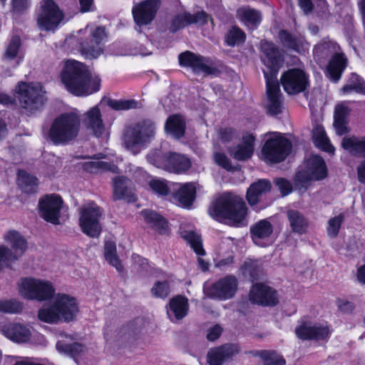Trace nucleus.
<instances>
[{
  "label": "nucleus",
  "instance_id": "nucleus-17",
  "mask_svg": "<svg viewBox=\"0 0 365 365\" xmlns=\"http://www.w3.org/2000/svg\"><path fill=\"white\" fill-rule=\"evenodd\" d=\"M284 90L289 95L303 92L308 86V77L301 69L292 68L284 72L281 77Z\"/></svg>",
  "mask_w": 365,
  "mask_h": 365
},
{
  "label": "nucleus",
  "instance_id": "nucleus-21",
  "mask_svg": "<svg viewBox=\"0 0 365 365\" xmlns=\"http://www.w3.org/2000/svg\"><path fill=\"white\" fill-rule=\"evenodd\" d=\"M249 299L252 304L262 306H274L278 303L276 292L262 283H257L252 287Z\"/></svg>",
  "mask_w": 365,
  "mask_h": 365
},
{
  "label": "nucleus",
  "instance_id": "nucleus-62",
  "mask_svg": "<svg viewBox=\"0 0 365 365\" xmlns=\"http://www.w3.org/2000/svg\"><path fill=\"white\" fill-rule=\"evenodd\" d=\"M336 305L339 310L344 314H351L355 308V305L353 302L342 299H338L336 300Z\"/></svg>",
  "mask_w": 365,
  "mask_h": 365
},
{
  "label": "nucleus",
  "instance_id": "nucleus-64",
  "mask_svg": "<svg viewBox=\"0 0 365 365\" xmlns=\"http://www.w3.org/2000/svg\"><path fill=\"white\" fill-rule=\"evenodd\" d=\"M214 159L217 164L222 166L223 168L230 170L232 168L231 163L227 157L220 153H215L214 155Z\"/></svg>",
  "mask_w": 365,
  "mask_h": 365
},
{
  "label": "nucleus",
  "instance_id": "nucleus-46",
  "mask_svg": "<svg viewBox=\"0 0 365 365\" xmlns=\"http://www.w3.org/2000/svg\"><path fill=\"white\" fill-rule=\"evenodd\" d=\"M169 153H164L160 150H151L147 155L148 161L154 166L166 170Z\"/></svg>",
  "mask_w": 365,
  "mask_h": 365
},
{
  "label": "nucleus",
  "instance_id": "nucleus-29",
  "mask_svg": "<svg viewBox=\"0 0 365 365\" xmlns=\"http://www.w3.org/2000/svg\"><path fill=\"white\" fill-rule=\"evenodd\" d=\"M4 239L10 246L9 251L15 260L21 257L27 250L28 243L26 240L17 231L8 232Z\"/></svg>",
  "mask_w": 365,
  "mask_h": 365
},
{
  "label": "nucleus",
  "instance_id": "nucleus-36",
  "mask_svg": "<svg viewBox=\"0 0 365 365\" xmlns=\"http://www.w3.org/2000/svg\"><path fill=\"white\" fill-rule=\"evenodd\" d=\"M236 15L240 21L252 29L256 28L261 21L260 13L250 7L242 6L239 8L237 10Z\"/></svg>",
  "mask_w": 365,
  "mask_h": 365
},
{
  "label": "nucleus",
  "instance_id": "nucleus-19",
  "mask_svg": "<svg viewBox=\"0 0 365 365\" xmlns=\"http://www.w3.org/2000/svg\"><path fill=\"white\" fill-rule=\"evenodd\" d=\"M86 129L97 138L108 136V129L103 123L102 115L98 106H94L86 111L82 118Z\"/></svg>",
  "mask_w": 365,
  "mask_h": 365
},
{
  "label": "nucleus",
  "instance_id": "nucleus-50",
  "mask_svg": "<svg viewBox=\"0 0 365 365\" xmlns=\"http://www.w3.org/2000/svg\"><path fill=\"white\" fill-rule=\"evenodd\" d=\"M108 105L116 110H125L136 108L138 106V101L133 99L130 100H109Z\"/></svg>",
  "mask_w": 365,
  "mask_h": 365
},
{
  "label": "nucleus",
  "instance_id": "nucleus-9",
  "mask_svg": "<svg viewBox=\"0 0 365 365\" xmlns=\"http://www.w3.org/2000/svg\"><path fill=\"white\" fill-rule=\"evenodd\" d=\"M18 286L20 294L29 299L42 302L50 299L55 293L50 282L33 277L21 279Z\"/></svg>",
  "mask_w": 365,
  "mask_h": 365
},
{
  "label": "nucleus",
  "instance_id": "nucleus-8",
  "mask_svg": "<svg viewBox=\"0 0 365 365\" xmlns=\"http://www.w3.org/2000/svg\"><path fill=\"white\" fill-rule=\"evenodd\" d=\"M292 147L291 142L281 133L270 134L262 148V158L266 162H282L289 155Z\"/></svg>",
  "mask_w": 365,
  "mask_h": 365
},
{
  "label": "nucleus",
  "instance_id": "nucleus-5",
  "mask_svg": "<svg viewBox=\"0 0 365 365\" xmlns=\"http://www.w3.org/2000/svg\"><path fill=\"white\" fill-rule=\"evenodd\" d=\"M339 46L329 38H324L317 43L313 50L314 56L319 59L327 58L331 56L327 66V72L330 78L337 82L346 68L347 59L341 53H339Z\"/></svg>",
  "mask_w": 365,
  "mask_h": 365
},
{
  "label": "nucleus",
  "instance_id": "nucleus-23",
  "mask_svg": "<svg viewBox=\"0 0 365 365\" xmlns=\"http://www.w3.org/2000/svg\"><path fill=\"white\" fill-rule=\"evenodd\" d=\"M295 333L297 337L302 340H323L328 338L330 334L328 326L312 324L311 322H304L296 327Z\"/></svg>",
  "mask_w": 365,
  "mask_h": 365
},
{
  "label": "nucleus",
  "instance_id": "nucleus-18",
  "mask_svg": "<svg viewBox=\"0 0 365 365\" xmlns=\"http://www.w3.org/2000/svg\"><path fill=\"white\" fill-rule=\"evenodd\" d=\"M267 85V113L276 115L282 112L283 100L280 92L279 85L277 78H269L266 71H264Z\"/></svg>",
  "mask_w": 365,
  "mask_h": 365
},
{
  "label": "nucleus",
  "instance_id": "nucleus-11",
  "mask_svg": "<svg viewBox=\"0 0 365 365\" xmlns=\"http://www.w3.org/2000/svg\"><path fill=\"white\" fill-rule=\"evenodd\" d=\"M327 170L324 160L318 155H313L307 161L306 168L299 171L294 178L295 187L306 190L310 182L326 178Z\"/></svg>",
  "mask_w": 365,
  "mask_h": 365
},
{
  "label": "nucleus",
  "instance_id": "nucleus-55",
  "mask_svg": "<svg viewBox=\"0 0 365 365\" xmlns=\"http://www.w3.org/2000/svg\"><path fill=\"white\" fill-rule=\"evenodd\" d=\"M149 186L153 191L160 195H167L169 188L165 180L154 179L149 182Z\"/></svg>",
  "mask_w": 365,
  "mask_h": 365
},
{
  "label": "nucleus",
  "instance_id": "nucleus-6",
  "mask_svg": "<svg viewBox=\"0 0 365 365\" xmlns=\"http://www.w3.org/2000/svg\"><path fill=\"white\" fill-rule=\"evenodd\" d=\"M155 133V123L149 120H143L125 130L123 136V145L127 150L135 155L140 152L141 146L150 142Z\"/></svg>",
  "mask_w": 365,
  "mask_h": 365
},
{
  "label": "nucleus",
  "instance_id": "nucleus-48",
  "mask_svg": "<svg viewBox=\"0 0 365 365\" xmlns=\"http://www.w3.org/2000/svg\"><path fill=\"white\" fill-rule=\"evenodd\" d=\"M21 302L16 299H0V312L5 314H19L23 310Z\"/></svg>",
  "mask_w": 365,
  "mask_h": 365
},
{
  "label": "nucleus",
  "instance_id": "nucleus-16",
  "mask_svg": "<svg viewBox=\"0 0 365 365\" xmlns=\"http://www.w3.org/2000/svg\"><path fill=\"white\" fill-rule=\"evenodd\" d=\"M180 66L190 67L195 73L213 75L217 71L212 61L207 58L185 51L179 56Z\"/></svg>",
  "mask_w": 365,
  "mask_h": 365
},
{
  "label": "nucleus",
  "instance_id": "nucleus-56",
  "mask_svg": "<svg viewBox=\"0 0 365 365\" xmlns=\"http://www.w3.org/2000/svg\"><path fill=\"white\" fill-rule=\"evenodd\" d=\"M21 44V39L19 36H14L6 50L4 57L7 59H13L16 57Z\"/></svg>",
  "mask_w": 365,
  "mask_h": 365
},
{
  "label": "nucleus",
  "instance_id": "nucleus-20",
  "mask_svg": "<svg viewBox=\"0 0 365 365\" xmlns=\"http://www.w3.org/2000/svg\"><path fill=\"white\" fill-rule=\"evenodd\" d=\"M63 201L57 195H46L39 201L41 217L53 225L59 224L60 212Z\"/></svg>",
  "mask_w": 365,
  "mask_h": 365
},
{
  "label": "nucleus",
  "instance_id": "nucleus-1",
  "mask_svg": "<svg viewBox=\"0 0 365 365\" xmlns=\"http://www.w3.org/2000/svg\"><path fill=\"white\" fill-rule=\"evenodd\" d=\"M61 81L66 89L76 96H87L99 91L101 78L93 74L84 63L68 60L61 74Z\"/></svg>",
  "mask_w": 365,
  "mask_h": 365
},
{
  "label": "nucleus",
  "instance_id": "nucleus-32",
  "mask_svg": "<svg viewBox=\"0 0 365 365\" xmlns=\"http://www.w3.org/2000/svg\"><path fill=\"white\" fill-rule=\"evenodd\" d=\"M271 189V183L267 180H259L252 183L247 191V200L250 205H257L263 194L267 193Z\"/></svg>",
  "mask_w": 365,
  "mask_h": 365
},
{
  "label": "nucleus",
  "instance_id": "nucleus-4",
  "mask_svg": "<svg viewBox=\"0 0 365 365\" xmlns=\"http://www.w3.org/2000/svg\"><path fill=\"white\" fill-rule=\"evenodd\" d=\"M78 312L74 298L66 294H58L50 306H44L38 314V319L47 323H56L61 320L69 322Z\"/></svg>",
  "mask_w": 365,
  "mask_h": 365
},
{
  "label": "nucleus",
  "instance_id": "nucleus-33",
  "mask_svg": "<svg viewBox=\"0 0 365 365\" xmlns=\"http://www.w3.org/2000/svg\"><path fill=\"white\" fill-rule=\"evenodd\" d=\"M341 147L352 155L365 157V137L346 136Z\"/></svg>",
  "mask_w": 365,
  "mask_h": 365
},
{
  "label": "nucleus",
  "instance_id": "nucleus-28",
  "mask_svg": "<svg viewBox=\"0 0 365 365\" xmlns=\"http://www.w3.org/2000/svg\"><path fill=\"white\" fill-rule=\"evenodd\" d=\"M189 303L186 297L181 295L172 298L167 309L168 316L172 322L183 319L188 313Z\"/></svg>",
  "mask_w": 365,
  "mask_h": 365
},
{
  "label": "nucleus",
  "instance_id": "nucleus-7",
  "mask_svg": "<svg viewBox=\"0 0 365 365\" xmlns=\"http://www.w3.org/2000/svg\"><path fill=\"white\" fill-rule=\"evenodd\" d=\"M16 90L21 106L29 111L38 110L46 101V92L39 83L20 82Z\"/></svg>",
  "mask_w": 365,
  "mask_h": 365
},
{
  "label": "nucleus",
  "instance_id": "nucleus-52",
  "mask_svg": "<svg viewBox=\"0 0 365 365\" xmlns=\"http://www.w3.org/2000/svg\"><path fill=\"white\" fill-rule=\"evenodd\" d=\"M190 24H191L190 14L186 12L182 13L173 19L170 26V31L173 33H175L179 29H182Z\"/></svg>",
  "mask_w": 365,
  "mask_h": 365
},
{
  "label": "nucleus",
  "instance_id": "nucleus-61",
  "mask_svg": "<svg viewBox=\"0 0 365 365\" xmlns=\"http://www.w3.org/2000/svg\"><path fill=\"white\" fill-rule=\"evenodd\" d=\"M282 196L289 195L292 191L291 182L284 178H277L274 180Z\"/></svg>",
  "mask_w": 365,
  "mask_h": 365
},
{
  "label": "nucleus",
  "instance_id": "nucleus-34",
  "mask_svg": "<svg viewBox=\"0 0 365 365\" xmlns=\"http://www.w3.org/2000/svg\"><path fill=\"white\" fill-rule=\"evenodd\" d=\"M190 160L184 155L176 153H169L166 170L174 173H182L191 167Z\"/></svg>",
  "mask_w": 365,
  "mask_h": 365
},
{
  "label": "nucleus",
  "instance_id": "nucleus-40",
  "mask_svg": "<svg viewBox=\"0 0 365 365\" xmlns=\"http://www.w3.org/2000/svg\"><path fill=\"white\" fill-rule=\"evenodd\" d=\"M18 185L23 192L32 193L36 192L38 187V180L24 170L18 173Z\"/></svg>",
  "mask_w": 365,
  "mask_h": 365
},
{
  "label": "nucleus",
  "instance_id": "nucleus-43",
  "mask_svg": "<svg viewBox=\"0 0 365 365\" xmlns=\"http://www.w3.org/2000/svg\"><path fill=\"white\" fill-rule=\"evenodd\" d=\"M104 255L106 261L116 268L118 271L123 270V265L116 253V245L113 241H106L104 245Z\"/></svg>",
  "mask_w": 365,
  "mask_h": 365
},
{
  "label": "nucleus",
  "instance_id": "nucleus-41",
  "mask_svg": "<svg viewBox=\"0 0 365 365\" xmlns=\"http://www.w3.org/2000/svg\"><path fill=\"white\" fill-rule=\"evenodd\" d=\"M142 215L145 220L160 233H165L167 230V222L165 220L152 210H143Z\"/></svg>",
  "mask_w": 365,
  "mask_h": 365
},
{
  "label": "nucleus",
  "instance_id": "nucleus-12",
  "mask_svg": "<svg viewBox=\"0 0 365 365\" xmlns=\"http://www.w3.org/2000/svg\"><path fill=\"white\" fill-rule=\"evenodd\" d=\"M103 211L94 202L83 205L80 209L79 225L83 233L91 237H98L101 232L100 219Z\"/></svg>",
  "mask_w": 365,
  "mask_h": 365
},
{
  "label": "nucleus",
  "instance_id": "nucleus-37",
  "mask_svg": "<svg viewBox=\"0 0 365 365\" xmlns=\"http://www.w3.org/2000/svg\"><path fill=\"white\" fill-rule=\"evenodd\" d=\"M280 43L286 48L299 52L304 46V38L299 35H294L286 30H281L278 34Z\"/></svg>",
  "mask_w": 365,
  "mask_h": 365
},
{
  "label": "nucleus",
  "instance_id": "nucleus-3",
  "mask_svg": "<svg viewBox=\"0 0 365 365\" xmlns=\"http://www.w3.org/2000/svg\"><path fill=\"white\" fill-rule=\"evenodd\" d=\"M80 128L81 117L77 113H63L52 122L48 138L55 145H66L77 138Z\"/></svg>",
  "mask_w": 365,
  "mask_h": 365
},
{
  "label": "nucleus",
  "instance_id": "nucleus-58",
  "mask_svg": "<svg viewBox=\"0 0 365 365\" xmlns=\"http://www.w3.org/2000/svg\"><path fill=\"white\" fill-rule=\"evenodd\" d=\"M31 6V0H11V11L14 14H21Z\"/></svg>",
  "mask_w": 365,
  "mask_h": 365
},
{
  "label": "nucleus",
  "instance_id": "nucleus-13",
  "mask_svg": "<svg viewBox=\"0 0 365 365\" xmlns=\"http://www.w3.org/2000/svg\"><path fill=\"white\" fill-rule=\"evenodd\" d=\"M88 30V38L79 42L81 51L86 58H96L103 51L102 42L106 38V29L103 26L89 29L88 26H86L84 29L80 30L79 33L86 34Z\"/></svg>",
  "mask_w": 365,
  "mask_h": 365
},
{
  "label": "nucleus",
  "instance_id": "nucleus-2",
  "mask_svg": "<svg viewBox=\"0 0 365 365\" xmlns=\"http://www.w3.org/2000/svg\"><path fill=\"white\" fill-rule=\"evenodd\" d=\"M211 217L231 226L247 225V207L243 200L235 195L225 193L220 197L209 210Z\"/></svg>",
  "mask_w": 365,
  "mask_h": 365
},
{
  "label": "nucleus",
  "instance_id": "nucleus-38",
  "mask_svg": "<svg viewBox=\"0 0 365 365\" xmlns=\"http://www.w3.org/2000/svg\"><path fill=\"white\" fill-rule=\"evenodd\" d=\"M287 216L291 229L298 234L307 232L308 223L304 215L297 210H289L287 212Z\"/></svg>",
  "mask_w": 365,
  "mask_h": 365
},
{
  "label": "nucleus",
  "instance_id": "nucleus-35",
  "mask_svg": "<svg viewBox=\"0 0 365 365\" xmlns=\"http://www.w3.org/2000/svg\"><path fill=\"white\" fill-rule=\"evenodd\" d=\"M185 128L183 116L178 114L168 117L165 125V131L175 138H180L184 135Z\"/></svg>",
  "mask_w": 365,
  "mask_h": 365
},
{
  "label": "nucleus",
  "instance_id": "nucleus-53",
  "mask_svg": "<svg viewBox=\"0 0 365 365\" xmlns=\"http://www.w3.org/2000/svg\"><path fill=\"white\" fill-rule=\"evenodd\" d=\"M56 349L60 352L68 353L71 354L73 357H75L76 356H77L78 354L83 351V346L81 344L78 343L66 344L61 341L57 342Z\"/></svg>",
  "mask_w": 365,
  "mask_h": 365
},
{
  "label": "nucleus",
  "instance_id": "nucleus-14",
  "mask_svg": "<svg viewBox=\"0 0 365 365\" xmlns=\"http://www.w3.org/2000/svg\"><path fill=\"white\" fill-rule=\"evenodd\" d=\"M237 288V279L234 276H227L214 284H206L204 292L210 298L227 299L235 295Z\"/></svg>",
  "mask_w": 365,
  "mask_h": 365
},
{
  "label": "nucleus",
  "instance_id": "nucleus-10",
  "mask_svg": "<svg viewBox=\"0 0 365 365\" xmlns=\"http://www.w3.org/2000/svg\"><path fill=\"white\" fill-rule=\"evenodd\" d=\"M64 19V14L53 0H41L36 14V23L41 31H55Z\"/></svg>",
  "mask_w": 365,
  "mask_h": 365
},
{
  "label": "nucleus",
  "instance_id": "nucleus-22",
  "mask_svg": "<svg viewBox=\"0 0 365 365\" xmlns=\"http://www.w3.org/2000/svg\"><path fill=\"white\" fill-rule=\"evenodd\" d=\"M160 0H146L133 8V15L138 25H147L154 19Z\"/></svg>",
  "mask_w": 365,
  "mask_h": 365
},
{
  "label": "nucleus",
  "instance_id": "nucleus-31",
  "mask_svg": "<svg viewBox=\"0 0 365 365\" xmlns=\"http://www.w3.org/2000/svg\"><path fill=\"white\" fill-rule=\"evenodd\" d=\"M196 187L194 182H187L180 185L173 193L175 200L182 207H189L195 198Z\"/></svg>",
  "mask_w": 365,
  "mask_h": 365
},
{
  "label": "nucleus",
  "instance_id": "nucleus-47",
  "mask_svg": "<svg viewBox=\"0 0 365 365\" xmlns=\"http://www.w3.org/2000/svg\"><path fill=\"white\" fill-rule=\"evenodd\" d=\"M83 169L91 173H97L100 170H110L113 173H118L119 169L115 165H110L103 161H89L86 162L83 165Z\"/></svg>",
  "mask_w": 365,
  "mask_h": 365
},
{
  "label": "nucleus",
  "instance_id": "nucleus-54",
  "mask_svg": "<svg viewBox=\"0 0 365 365\" xmlns=\"http://www.w3.org/2000/svg\"><path fill=\"white\" fill-rule=\"evenodd\" d=\"M344 215H339L334 217L331 218L328 222L327 234L330 237H335L337 236L340 230L341 223L344 221Z\"/></svg>",
  "mask_w": 365,
  "mask_h": 365
},
{
  "label": "nucleus",
  "instance_id": "nucleus-25",
  "mask_svg": "<svg viewBox=\"0 0 365 365\" xmlns=\"http://www.w3.org/2000/svg\"><path fill=\"white\" fill-rule=\"evenodd\" d=\"M240 348L237 344H225L210 349L207 354L209 365H222V364L238 354Z\"/></svg>",
  "mask_w": 365,
  "mask_h": 365
},
{
  "label": "nucleus",
  "instance_id": "nucleus-60",
  "mask_svg": "<svg viewBox=\"0 0 365 365\" xmlns=\"http://www.w3.org/2000/svg\"><path fill=\"white\" fill-rule=\"evenodd\" d=\"M11 261H15L9 251L5 246L0 245V269L8 266Z\"/></svg>",
  "mask_w": 365,
  "mask_h": 365
},
{
  "label": "nucleus",
  "instance_id": "nucleus-27",
  "mask_svg": "<svg viewBox=\"0 0 365 365\" xmlns=\"http://www.w3.org/2000/svg\"><path fill=\"white\" fill-rule=\"evenodd\" d=\"M2 334L8 339L17 343L28 341L31 336L30 329L20 323H9L1 328Z\"/></svg>",
  "mask_w": 365,
  "mask_h": 365
},
{
  "label": "nucleus",
  "instance_id": "nucleus-30",
  "mask_svg": "<svg viewBox=\"0 0 365 365\" xmlns=\"http://www.w3.org/2000/svg\"><path fill=\"white\" fill-rule=\"evenodd\" d=\"M255 137L247 133L242 138V143L229 150L230 155L237 160H246L250 158L254 152Z\"/></svg>",
  "mask_w": 365,
  "mask_h": 365
},
{
  "label": "nucleus",
  "instance_id": "nucleus-24",
  "mask_svg": "<svg viewBox=\"0 0 365 365\" xmlns=\"http://www.w3.org/2000/svg\"><path fill=\"white\" fill-rule=\"evenodd\" d=\"M114 200H125L128 202H135L136 196L131 180L124 176H118L113 179Z\"/></svg>",
  "mask_w": 365,
  "mask_h": 365
},
{
  "label": "nucleus",
  "instance_id": "nucleus-59",
  "mask_svg": "<svg viewBox=\"0 0 365 365\" xmlns=\"http://www.w3.org/2000/svg\"><path fill=\"white\" fill-rule=\"evenodd\" d=\"M218 137L222 143H229L237 137V132L232 128H221L217 132Z\"/></svg>",
  "mask_w": 365,
  "mask_h": 365
},
{
  "label": "nucleus",
  "instance_id": "nucleus-49",
  "mask_svg": "<svg viewBox=\"0 0 365 365\" xmlns=\"http://www.w3.org/2000/svg\"><path fill=\"white\" fill-rule=\"evenodd\" d=\"M245 34L238 27L233 26L226 36V42L229 46H235L245 41Z\"/></svg>",
  "mask_w": 365,
  "mask_h": 365
},
{
  "label": "nucleus",
  "instance_id": "nucleus-57",
  "mask_svg": "<svg viewBox=\"0 0 365 365\" xmlns=\"http://www.w3.org/2000/svg\"><path fill=\"white\" fill-rule=\"evenodd\" d=\"M351 108L349 106V102H341L335 107L334 118H340L343 120H348Z\"/></svg>",
  "mask_w": 365,
  "mask_h": 365
},
{
  "label": "nucleus",
  "instance_id": "nucleus-26",
  "mask_svg": "<svg viewBox=\"0 0 365 365\" xmlns=\"http://www.w3.org/2000/svg\"><path fill=\"white\" fill-rule=\"evenodd\" d=\"M273 232L270 222L261 220L250 227V235L254 243L260 247L267 246L269 238Z\"/></svg>",
  "mask_w": 365,
  "mask_h": 365
},
{
  "label": "nucleus",
  "instance_id": "nucleus-39",
  "mask_svg": "<svg viewBox=\"0 0 365 365\" xmlns=\"http://www.w3.org/2000/svg\"><path fill=\"white\" fill-rule=\"evenodd\" d=\"M312 138L316 146L330 153H333L334 148L330 144L324 129L322 125H317L312 131Z\"/></svg>",
  "mask_w": 365,
  "mask_h": 365
},
{
  "label": "nucleus",
  "instance_id": "nucleus-42",
  "mask_svg": "<svg viewBox=\"0 0 365 365\" xmlns=\"http://www.w3.org/2000/svg\"><path fill=\"white\" fill-rule=\"evenodd\" d=\"M180 235L184 238L198 255H204L205 252L202 247V240L199 235L192 230H185L180 228Z\"/></svg>",
  "mask_w": 365,
  "mask_h": 365
},
{
  "label": "nucleus",
  "instance_id": "nucleus-45",
  "mask_svg": "<svg viewBox=\"0 0 365 365\" xmlns=\"http://www.w3.org/2000/svg\"><path fill=\"white\" fill-rule=\"evenodd\" d=\"M256 356L262 358L264 365H285V359L274 350L257 351Z\"/></svg>",
  "mask_w": 365,
  "mask_h": 365
},
{
  "label": "nucleus",
  "instance_id": "nucleus-63",
  "mask_svg": "<svg viewBox=\"0 0 365 365\" xmlns=\"http://www.w3.org/2000/svg\"><path fill=\"white\" fill-rule=\"evenodd\" d=\"M348 123L349 120H343L340 118H334V126L336 130V133L339 135H342L348 133Z\"/></svg>",
  "mask_w": 365,
  "mask_h": 365
},
{
  "label": "nucleus",
  "instance_id": "nucleus-44",
  "mask_svg": "<svg viewBox=\"0 0 365 365\" xmlns=\"http://www.w3.org/2000/svg\"><path fill=\"white\" fill-rule=\"evenodd\" d=\"M341 91L344 94L349 93L352 91L365 93V84L358 75L352 73L347 84L341 88Z\"/></svg>",
  "mask_w": 365,
  "mask_h": 365
},
{
  "label": "nucleus",
  "instance_id": "nucleus-15",
  "mask_svg": "<svg viewBox=\"0 0 365 365\" xmlns=\"http://www.w3.org/2000/svg\"><path fill=\"white\" fill-rule=\"evenodd\" d=\"M262 53L261 58L264 64L269 69L266 71L269 78H276L278 70L283 62V56L278 47L271 41L262 40L260 42Z\"/></svg>",
  "mask_w": 365,
  "mask_h": 365
},
{
  "label": "nucleus",
  "instance_id": "nucleus-51",
  "mask_svg": "<svg viewBox=\"0 0 365 365\" xmlns=\"http://www.w3.org/2000/svg\"><path fill=\"white\" fill-rule=\"evenodd\" d=\"M152 294L158 298H166L170 294V285L168 280L157 281L151 288Z\"/></svg>",
  "mask_w": 365,
  "mask_h": 365
}]
</instances>
